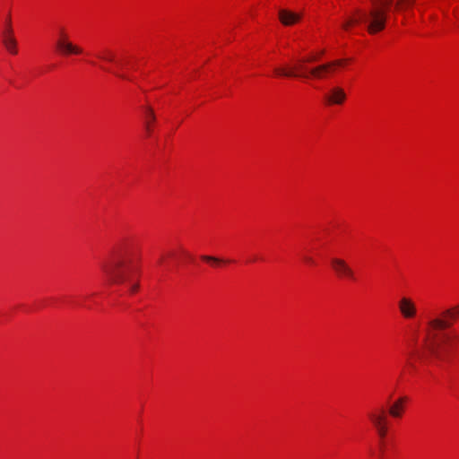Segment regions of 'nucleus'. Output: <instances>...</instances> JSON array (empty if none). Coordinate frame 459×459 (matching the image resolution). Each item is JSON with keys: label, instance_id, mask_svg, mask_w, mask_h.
<instances>
[{"label": "nucleus", "instance_id": "obj_7", "mask_svg": "<svg viewBox=\"0 0 459 459\" xmlns=\"http://www.w3.org/2000/svg\"><path fill=\"white\" fill-rule=\"evenodd\" d=\"M331 266L337 275V277L343 279L347 278L350 280L355 279L354 271L351 267L346 263L345 260L342 258L333 257L331 259Z\"/></svg>", "mask_w": 459, "mask_h": 459}, {"label": "nucleus", "instance_id": "obj_5", "mask_svg": "<svg viewBox=\"0 0 459 459\" xmlns=\"http://www.w3.org/2000/svg\"><path fill=\"white\" fill-rule=\"evenodd\" d=\"M459 317V304L441 312L439 316L430 319L428 325L432 331H443L450 327Z\"/></svg>", "mask_w": 459, "mask_h": 459}, {"label": "nucleus", "instance_id": "obj_1", "mask_svg": "<svg viewBox=\"0 0 459 459\" xmlns=\"http://www.w3.org/2000/svg\"><path fill=\"white\" fill-rule=\"evenodd\" d=\"M102 270L110 283L126 284L130 293L139 289V281H134L131 274L134 272L131 257L125 253L117 252L103 264Z\"/></svg>", "mask_w": 459, "mask_h": 459}, {"label": "nucleus", "instance_id": "obj_15", "mask_svg": "<svg viewBox=\"0 0 459 459\" xmlns=\"http://www.w3.org/2000/svg\"><path fill=\"white\" fill-rule=\"evenodd\" d=\"M201 259L204 262L211 263L213 264H219L220 263L222 262V260L219 257L205 255H202Z\"/></svg>", "mask_w": 459, "mask_h": 459}, {"label": "nucleus", "instance_id": "obj_16", "mask_svg": "<svg viewBox=\"0 0 459 459\" xmlns=\"http://www.w3.org/2000/svg\"><path fill=\"white\" fill-rule=\"evenodd\" d=\"M98 56L100 58H101L103 60H106L108 62H110V63L115 61L113 54L110 51H108V50H106L103 55H99Z\"/></svg>", "mask_w": 459, "mask_h": 459}, {"label": "nucleus", "instance_id": "obj_6", "mask_svg": "<svg viewBox=\"0 0 459 459\" xmlns=\"http://www.w3.org/2000/svg\"><path fill=\"white\" fill-rule=\"evenodd\" d=\"M368 417L376 429L378 436L383 438L387 433V417L384 409L368 412Z\"/></svg>", "mask_w": 459, "mask_h": 459}, {"label": "nucleus", "instance_id": "obj_11", "mask_svg": "<svg viewBox=\"0 0 459 459\" xmlns=\"http://www.w3.org/2000/svg\"><path fill=\"white\" fill-rule=\"evenodd\" d=\"M301 16L299 13H296L286 9H281L279 11V19L285 26H290L298 22Z\"/></svg>", "mask_w": 459, "mask_h": 459}, {"label": "nucleus", "instance_id": "obj_20", "mask_svg": "<svg viewBox=\"0 0 459 459\" xmlns=\"http://www.w3.org/2000/svg\"><path fill=\"white\" fill-rule=\"evenodd\" d=\"M304 261L309 264H315V260L311 257V256H308V255H304L303 257Z\"/></svg>", "mask_w": 459, "mask_h": 459}, {"label": "nucleus", "instance_id": "obj_10", "mask_svg": "<svg viewBox=\"0 0 459 459\" xmlns=\"http://www.w3.org/2000/svg\"><path fill=\"white\" fill-rule=\"evenodd\" d=\"M325 99L328 104L341 105L346 99V93L341 87H333L329 91Z\"/></svg>", "mask_w": 459, "mask_h": 459}, {"label": "nucleus", "instance_id": "obj_2", "mask_svg": "<svg viewBox=\"0 0 459 459\" xmlns=\"http://www.w3.org/2000/svg\"><path fill=\"white\" fill-rule=\"evenodd\" d=\"M371 8L368 11L358 10L354 16L350 17L343 24L344 30L357 23H363L370 34L384 30L387 19V12L393 0H372Z\"/></svg>", "mask_w": 459, "mask_h": 459}, {"label": "nucleus", "instance_id": "obj_19", "mask_svg": "<svg viewBox=\"0 0 459 459\" xmlns=\"http://www.w3.org/2000/svg\"><path fill=\"white\" fill-rule=\"evenodd\" d=\"M57 39H69L65 30L62 28L59 30L58 38Z\"/></svg>", "mask_w": 459, "mask_h": 459}, {"label": "nucleus", "instance_id": "obj_17", "mask_svg": "<svg viewBox=\"0 0 459 459\" xmlns=\"http://www.w3.org/2000/svg\"><path fill=\"white\" fill-rule=\"evenodd\" d=\"M412 2H413L412 0H398L395 4V9H397V10L401 9L404 3L412 4Z\"/></svg>", "mask_w": 459, "mask_h": 459}, {"label": "nucleus", "instance_id": "obj_14", "mask_svg": "<svg viewBox=\"0 0 459 459\" xmlns=\"http://www.w3.org/2000/svg\"><path fill=\"white\" fill-rule=\"evenodd\" d=\"M3 43L5 47V48L12 54H16V45L17 42L13 36H4Z\"/></svg>", "mask_w": 459, "mask_h": 459}, {"label": "nucleus", "instance_id": "obj_4", "mask_svg": "<svg viewBox=\"0 0 459 459\" xmlns=\"http://www.w3.org/2000/svg\"><path fill=\"white\" fill-rule=\"evenodd\" d=\"M459 336L451 332L430 333L429 331L424 339V345L430 355L441 361L450 359Z\"/></svg>", "mask_w": 459, "mask_h": 459}, {"label": "nucleus", "instance_id": "obj_18", "mask_svg": "<svg viewBox=\"0 0 459 459\" xmlns=\"http://www.w3.org/2000/svg\"><path fill=\"white\" fill-rule=\"evenodd\" d=\"M4 36H13V30L10 23V19L7 21V28L5 31L4 32Z\"/></svg>", "mask_w": 459, "mask_h": 459}, {"label": "nucleus", "instance_id": "obj_9", "mask_svg": "<svg viewBox=\"0 0 459 459\" xmlns=\"http://www.w3.org/2000/svg\"><path fill=\"white\" fill-rule=\"evenodd\" d=\"M398 307L406 319L413 318L417 314L416 305L410 298L403 297L398 302Z\"/></svg>", "mask_w": 459, "mask_h": 459}, {"label": "nucleus", "instance_id": "obj_8", "mask_svg": "<svg viewBox=\"0 0 459 459\" xmlns=\"http://www.w3.org/2000/svg\"><path fill=\"white\" fill-rule=\"evenodd\" d=\"M56 48L64 56L81 55L83 52L82 48L72 43L69 39H56Z\"/></svg>", "mask_w": 459, "mask_h": 459}, {"label": "nucleus", "instance_id": "obj_3", "mask_svg": "<svg viewBox=\"0 0 459 459\" xmlns=\"http://www.w3.org/2000/svg\"><path fill=\"white\" fill-rule=\"evenodd\" d=\"M315 60V56L309 58H303L299 61V64L295 67L290 69L276 67L274 68V73L277 75L285 77L324 79L326 78L328 75L333 74L337 67L342 66L346 62L345 60L342 59H336L318 65L309 69L304 65V64L313 62Z\"/></svg>", "mask_w": 459, "mask_h": 459}, {"label": "nucleus", "instance_id": "obj_21", "mask_svg": "<svg viewBox=\"0 0 459 459\" xmlns=\"http://www.w3.org/2000/svg\"><path fill=\"white\" fill-rule=\"evenodd\" d=\"M117 76L120 77V78H123V79H126V75L124 74H117V73H114Z\"/></svg>", "mask_w": 459, "mask_h": 459}, {"label": "nucleus", "instance_id": "obj_12", "mask_svg": "<svg viewBox=\"0 0 459 459\" xmlns=\"http://www.w3.org/2000/svg\"><path fill=\"white\" fill-rule=\"evenodd\" d=\"M156 120L153 109L151 107L144 108V127L148 134L152 133V125Z\"/></svg>", "mask_w": 459, "mask_h": 459}, {"label": "nucleus", "instance_id": "obj_13", "mask_svg": "<svg viewBox=\"0 0 459 459\" xmlns=\"http://www.w3.org/2000/svg\"><path fill=\"white\" fill-rule=\"evenodd\" d=\"M406 401L405 397H401L396 400L389 409V414L393 417L398 418L402 414L403 404Z\"/></svg>", "mask_w": 459, "mask_h": 459}]
</instances>
